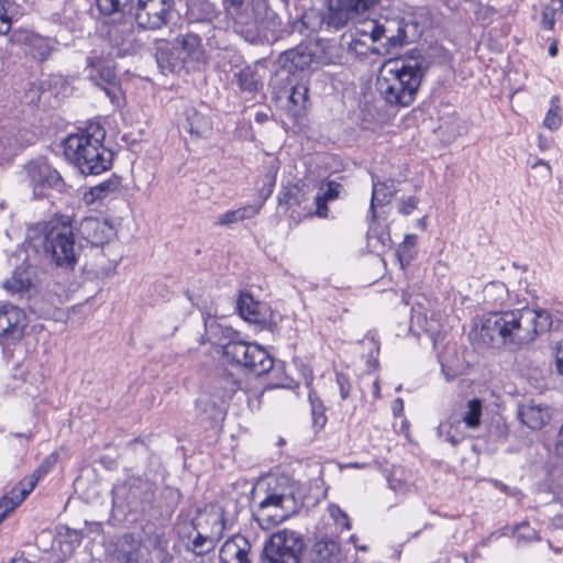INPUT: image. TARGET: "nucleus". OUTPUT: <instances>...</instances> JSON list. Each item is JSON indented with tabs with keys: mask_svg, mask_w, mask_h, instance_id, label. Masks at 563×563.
Segmentation results:
<instances>
[{
	"mask_svg": "<svg viewBox=\"0 0 563 563\" xmlns=\"http://www.w3.org/2000/svg\"><path fill=\"white\" fill-rule=\"evenodd\" d=\"M410 30H416V25L405 23L398 18L367 19L361 21L350 33L347 51L356 56L390 53L391 49L413 41Z\"/></svg>",
	"mask_w": 563,
	"mask_h": 563,
	"instance_id": "nucleus-1",
	"label": "nucleus"
},
{
	"mask_svg": "<svg viewBox=\"0 0 563 563\" xmlns=\"http://www.w3.org/2000/svg\"><path fill=\"white\" fill-rule=\"evenodd\" d=\"M236 34L252 44L275 41L283 30L269 0H222Z\"/></svg>",
	"mask_w": 563,
	"mask_h": 563,
	"instance_id": "nucleus-2",
	"label": "nucleus"
},
{
	"mask_svg": "<svg viewBox=\"0 0 563 563\" xmlns=\"http://www.w3.org/2000/svg\"><path fill=\"white\" fill-rule=\"evenodd\" d=\"M106 131L99 123H89L85 129L64 140L67 161L81 174L98 175L112 166L113 153L103 144Z\"/></svg>",
	"mask_w": 563,
	"mask_h": 563,
	"instance_id": "nucleus-3",
	"label": "nucleus"
},
{
	"mask_svg": "<svg viewBox=\"0 0 563 563\" xmlns=\"http://www.w3.org/2000/svg\"><path fill=\"white\" fill-rule=\"evenodd\" d=\"M420 59H388L379 68L376 88L390 104L409 106L422 81Z\"/></svg>",
	"mask_w": 563,
	"mask_h": 563,
	"instance_id": "nucleus-4",
	"label": "nucleus"
},
{
	"mask_svg": "<svg viewBox=\"0 0 563 563\" xmlns=\"http://www.w3.org/2000/svg\"><path fill=\"white\" fill-rule=\"evenodd\" d=\"M551 316L547 310L522 309L504 310L505 346L519 349L536 340L538 334L550 329Z\"/></svg>",
	"mask_w": 563,
	"mask_h": 563,
	"instance_id": "nucleus-5",
	"label": "nucleus"
},
{
	"mask_svg": "<svg viewBox=\"0 0 563 563\" xmlns=\"http://www.w3.org/2000/svg\"><path fill=\"white\" fill-rule=\"evenodd\" d=\"M43 247L59 267L74 268L81 252L76 242L70 219L62 216L44 223L42 228Z\"/></svg>",
	"mask_w": 563,
	"mask_h": 563,
	"instance_id": "nucleus-6",
	"label": "nucleus"
},
{
	"mask_svg": "<svg viewBox=\"0 0 563 563\" xmlns=\"http://www.w3.org/2000/svg\"><path fill=\"white\" fill-rule=\"evenodd\" d=\"M170 52L164 40L156 41L155 58L163 74L173 73L188 60L200 62L205 58L201 38L191 32L178 35Z\"/></svg>",
	"mask_w": 563,
	"mask_h": 563,
	"instance_id": "nucleus-7",
	"label": "nucleus"
},
{
	"mask_svg": "<svg viewBox=\"0 0 563 563\" xmlns=\"http://www.w3.org/2000/svg\"><path fill=\"white\" fill-rule=\"evenodd\" d=\"M224 357L256 375L268 373L274 365L271 355L258 344L231 340L223 345Z\"/></svg>",
	"mask_w": 563,
	"mask_h": 563,
	"instance_id": "nucleus-8",
	"label": "nucleus"
},
{
	"mask_svg": "<svg viewBox=\"0 0 563 563\" xmlns=\"http://www.w3.org/2000/svg\"><path fill=\"white\" fill-rule=\"evenodd\" d=\"M296 509L291 492L273 489L260 501L255 516L263 529H271L288 519Z\"/></svg>",
	"mask_w": 563,
	"mask_h": 563,
	"instance_id": "nucleus-9",
	"label": "nucleus"
},
{
	"mask_svg": "<svg viewBox=\"0 0 563 563\" xmlns=\"http://www.w3.org/2000/svg\"><path fill=\"white\" fill-rule=\"evenodd\" d=\"M302 537L288 529L274 533L263 550L264 563H299L303 551Z\"/></svg>",
	"mask_w": 563,
	"mask_h": 563,
	"instance_id": "nucleus-10",
	"label": "nucleus"
},
{
	"mask_svg": "<svg viewBox=\"0 0 563 563\" xmlns=\"http://www.w3.org/2000/svg\"><path fill=\"white\" fill-rule=\"evenodd\" d=\"M380 0H328L324 22L340 30L376 8Z\"/></svg>",
	"mask_w": 563,
	"mask_h": 563,
	"instance_id": "nucleus-11",
	"label": "nucleus"
},
{
	"mask_svg": "<svg viewBox=\"0 0 563 563\" xmlns=\"http://www.w3.org/2000/svg\"><path fill=\"white\" fill-rule=\"evenodd\" d=\"M27 325V316L23 309L11 302L0 303V344L19 343L24 338Z\"/></svg>",
	"mask_w": 563,
	"mask_h": 563,
	"instance_id": "nucleus-12",
	"label": "nucleus"
},
{
	"mask_svg": "<svg viewBox=\"0 0 563 563\" xmlns=\"http://www.w3.org/2000/svg\"><path fill=\"white\" fill-rule=\"evenodd\" d=\"M172 0H137L134 19L142 29L157 30L167 23Z\"/></svg>",
	"mask_w": 563,
	"mask_h": 563,
	"instance_id": "nucleus-13",
	"label": "nucleus"
},
{
	"mask_svg": "<svg viewBox=\"0 0 563 563\" xmlns=\"http://www.w3.org/2000/svg\"><path fill=\"white\" fill-rule=\"evenodd\" d=\"M506 333L504 310H498L484 313L471 334L474 335V340H478L484 346H495L505 345Z\"/></svg>",
	"mask_w": 563,
	"mask_h": 563,
	"instance_id": "nucleus-14",
	"label": "nucleus"
},
{
	"mask_svg": "<svg viewBox=\"0 0 563 563\" xmlns=\"http://www.w3.org/2000/svg\"><path fill=\"white\" fill-rule=\"evenodd\" d=\"M26 170L35 197H44L47 189H59L63 186L59 173L46 162H31Z\"/></svg>",
	"mask_w": 563,
	"mask_h": 563,
	"instance_id": "nucleus-15",
	"label": "nucleus"
},
{
	"mask_svg": "<svg viewBox=\"0 0 563 563\" xmlns=\"http://www.w3.org/2000/svg\"><path fill=\"white\" fill-rule=\"evenodd\" d=\"M103 36L114 51L115 56L121 57L135 52L134 26L129 20L107 25Z\"/></svg>",
	"mask_w": 563,
	"mask_h": 563,
	"instance_id": "nucleus-16",
	"label": "nucleus"
},
{
	"mask_svg": "<svg viewBox=\"0 0 563 563\" xmlns=\"http://www.w3.org/2000/svg\"><path fill=\"white\" fill-rule=\"evenodd\" d=\"M87 63L90 78L114 101L118 97V85L113 64L96 53L88 57Z\"/></svg>",
	"mask_w": 563,
	"mask_h": 563,
	"instance_id": "nucleus-17",
	"label": "nucleus"
},
{
	"mask_svg": "<svg viewBox=\"0 0 563 563\" xmlns=\"http://www.w3.org/2000/svg\"><path fill=\"white\" fill-rule=\"evenodd\" d=\"M77 230L80 236L93 246H103L117 236L112 223L98 217H85Z\"/></svg>",
	"mask_w": 563,
	"mask_h": 563,
	"instance_id": "nucleus-18",
	"label": "nucleus"
},
{
	"mask_svg": "<svg viewBox=\"0 0 563 563\" xmlns=\"http://www.w3.org/2000/svg\"><path fill=\"white\" fill-rule=\"evenodd\" d=\"M179 540L184 549L196 556L209 554L218 543L195 523L186 525L179 530Z\"/></svg>",
	"mask_w": 563,
	"mask_h": 563,
	"instance_id": "nucleus-19",
	"label": "nucleus"
},
{
	"mask_svg": "<svg viewBox=\"0 0 563 563\" xmlns=\"http://www.w3.org/2000/svg\"><path fill=\"white\" fill-rule=\"evenodd\" d=\"M250 551L249 540L241 534H235L222 544L219 552V563H251L249 559Z\"/></svg>",
	"mask_w": 563,
	"mask_h": 563,
	"instance_id": "nucleus-20",
	"label": "nucleus"
},
{
	"mask_svg": "<svg viewBox=\"0 0 563 563\" xmlns=\"http://www.w3.org/2000/svg\"><path fill=\"white\" fill-rule=\"evenodd\" d=\"M195 525L218 542L225 529L224 511L221 507H212L209 510H205L196 519Z\"/></svg>",
	"mask_w": 563,
	"mask_h": 563,
	"instance_id": "nucleus-21",
	"label": "nucleus"
},
{
	"mask_svg": "<svg viewBox=\"0 0 563 563\" xmlns=\"http://www.w3.org/2000/svg\"><path fill=\"white\" fill-rule=\"evenodd\" d=\"M341 548L336 540L321 538L314 542L310 552V563H341Z\"/></svg>",
	"mask_w": 563,
	"mask_h": 563,
	"instance_id": "nucleus-22",
	"label": "nucleus"
},
{
	"mask_svg": "<svg viewBox=\"0 0 563 563\" xmlns=\"http://www.w3.org/2000/svg\"><path fill=\"white\" fill-rule=\"evenodd\" d=\"M518 416L520 421L532 430L541 429L551 417L549 407L536 404L534 400L521 405Z\"/></svg>",
	"mask_w": 563,
	"mask_h": 563,
	"instance_id": "nucleus-23",
	"label": "nucleus"
},
{
	"mask_svg": "<svg viewBox=\"0 0 563 563\" xmlns=\"http://www.w3.org/2000/svg\"><path fill=\"white\" fill-rule=\"evenodd\" d=\"M233 79L238 84L240 91L246 93L250 98H253L263 87L262 77L256 66L247 65L239 69L234 73Z\"/></svg>",
	"mask_w": 563,
	"mask_h": 563,
	"instance_id": "nucleus-24",
	"label": "nucleus"
},
{
	"mask_svg": "<svg viewBox=\"0 0 563 563\" xmlns=\"http://www.w3.org/2000/svg\"><path fill=\"white\" fill-rule=\"evenodd\" d=\"M313 55L307 46H297L296 48L286 51L280 56V63L289 73L295 70H303L310 66Z\"/></svg>",
	"mask_w": 563,
	"mask_h": 563,
	"instance_id": "nucleus-25",
	"label": "nucleus"
},
{
	"mask_svg": "<svg viewBox=\"0 0 563 563\" xmlns=\"http://www.w3.org/2000/svg\"><path fill=\"white\" fill-rule=\"evenodd\" d=\"M20 41L24 45L25 52L38 60L47 59L53 51L49 40L35 33L26 32Z\"/></svg>",
	"mask_w": 563,
	"mask_h": 563,
	"instance_id": "nucleus-26",
	"label": "nucleus"
},
{
	"mask_svg": "<svg viewBox=\"0 0 563 563\" xmlns=\"http://www.w3.org/2000/svg\"><path fill=\"white\" fill-rule=\"evenodd\" d=\"M120 552L126 563H143L146 560V547L132 533L122 537Z\"/></svg>",
	"mask_w": 563,
	"mask_h": 563,
	"instance_id": "nucleus-27",
	"label": "nucleus"
},
{
	"mask_svg": "<svg viewBox=\"0 0 563 563\" xmlns=\"http://www.w3.org/2000/svg\"><path fill=\"white\" fill-rule=\"evenodd\" d=\"M446 108L450 110L448 112V118H440V124L438 126V130L441 132V134L448 140H454L456 136L462 135L466 132V125L465 122L462 121L455 113L452 106H446Z\"/></svg>",
	"mask_w": 563,
	"mask_h": 563,
	"instance_id": "nucleus-28",
	"label": "nucleus"
},
{
	"mask_svg": "<svg viewBox=\"0 0 563 563\" xmlns=\"http://www.w3.org/2000/svg\"><path fill=\"white\" fill-rule=\"evenodd\" d=\"M34 485L31 482L29 487L13 488L0 499V522L25 499Z\"/></svg>",
	"mask_w": 563,
	"mask_h": 563,
	"instance_id": "nucleus-29",
	"label": "nucleus"
},
{
	"mask_svg": "<svg viewBox=\"0 0 563 563\" xmlns=\"http://www.w3.org/2000/svg\"><path fill=\"white\" fill-rule=\"evenodd\" d=\"M187 131L196 137H207L212 131L211 120L195 109L187 111Z\"/></svg>",
	"mask_w": 563,
	"mask_h": 563,
	"instance_id": "nucleus-30",
	"label": "nucleus"
},
{
	"mask_svg": "<svg viewBox=\"0 0 563 563\" xmlns=\"http://www.w3.org/2000/svg\"><path fill=\"white\" fill-rule=\"evenodd\" d=\"M509 299L507 286L501 282H494L485 286L484 300L492 307H503Z\"/></svg>",
	"mask_w": 563,
	"mask_h": 563,
	"instance_id": "nucleus-31",
	"label": "nucleus"
},
{
	"mask_svg": "<svg viewBox=\"0 0 563 563\" xmlns=\"http://www.w3.org/2000/svg\"><path fill=\"white\" fill-rule=\"evenodd\" d=\"M261 206L247 205L236 210L227 211L220 214L217 220L218 225H230L232 223L251 219L260 212Z\"/></svg>",
	"mask_w": 563,
	"mask_h": 563,
	"instance_id": "nucleus-32",
	"label": "nucleus"
},
{
	"mask_svg": "<svg viewBox=\"0 0 563 563\" xmlns=\"http://www.w3.org/2000/svg\"><path fill=\"white\" fill-rule=\"evenodd\" d=\"M33 284L24 272L14 271L12 275L3 282V288L10 295H23L30 292Z\"/></svg>",
	"mask_w": 563,
	"mask_h": 563,
	"instance_id": "nucleus-33",
	"label": "nucleus"
},
{
	"mask_svg": "<svg viewBox=\"0 0 563 563\" xmlns=\"http://www.w3.org/2000/svg\"><path fill=\"white\" fill-rule=\"evenodd\" d=\"M238 310L243 319L250 322L260 321V302L249 292H241L238 300Z\"/></svg>",
	"mask_w": 563,
	"mask_h": 563,
	"instance_id": "nucleus-34",
	"label": "nucleus"
},
{
	"mask_svg": "<svg viewBox=\"0 0 563 563\" xmlns=\"http://www.w3.org/2000/svg\"><path fill=\"white\" fill-rule=\"evenodd\" d=\"M418 235L407 234L397 250V256L401 267L408 265L418 254Z\"/></svg>",
	"mask_w": 563,
	"mask_h": 563,
	"instance_id": "nucleus-35",
	"label": "nucleus"
},
{
	"mask_svg": "<svg viewBox=\"0 0 563 563\" xmlns=\"http://www.w3.org/2000/svg\"><path fill=\"white\" fill-rule=\"evenodd\" d=\"M120 188V179L118 177H111L106 181L100 183L97 186H93L90 191L89 196H91V199H88V195H86L87 202H93L95 200H101L109 196L110 194H113L118 191Z\"/></svg>",
	"mask_w": 563,
	"mask_h": 563,
	"instance_id": "nucleus-36",
	"label": "nucleus"
},
{
	"mask_svg": "<svg viewBox=\"0 0 563 563\" xmlns=\"http://www.w3.org/2000/svg\"><path fill=\"white\" fill-rule=\"evenodd\" d=\"M482 401L477 398L467 402L466 411L462 416V421L468 429H476L481 424Z\"/></svg>",
	"mask_w": 563,
	"mask_h": 563,
	"instance_id": "nucleus-37",
	"label": "nucleus"
},
{
	"mask_svg": "<svg viewBox=\"0 0 563 563\" xmlns=\"http://www.w3.org/2000/svg\"><path fill=\"white\" fill-rule=\"evenodd\" d=\"M562 124V110L560 106V98L553 96L550 100V108L543 120V125L550 131L558 130Z\"/></svg>",
	"mask_w": 563,
	"mask_h": 563,
	"instance_id": "nucleus-38",
	"label": "nucleus"
},
{
	"mask_svg": "<svg viewBox=\"0 0 563 563\" xmlns=\"http://www.w3.org/2000/svg\"><path fill=\"white\" fill-rule=\"evenodd\" d=\"M428 64L446 65L451 62L450 52L438 43L430 44L427 52H424V62Z\"/></svg>",
	"mask_w": 563,
	"mask_h": 563,
	"instance_id": "nucleus-39",
	"label": "nucleus"
},
{
	"mask_svg": "<svg viewBox=\"0 0 563 563\" xmlns=\"http://www.w3.org/2000/svg\"><path fill=\"white\" fill-rule=\"evenodd\" d=\"M305 200L306 194L298 186L284 188L278 198L279 205H285L288 208L301 206Z\"/></svg>",
	"mask_w": 563,
	"mask_h": 563,
	"instance_id": "nucleus-40",
	"label": "nucleus"
},
{
	"mask_svg": "<svg viewBox=\"0 0 563 563\" xmlns=\"http://www.w3.org/2000/svg\"><path fill=\"white\" fill-rule=\"evenodd\" d=\"M309 400H310V405H311V413H312V418H313V423H314V426L322 428L327 422V417L324 415V406L312 394L309 395Z\"/></svg>",
	"mask_w": 563,
	"mask_h": 563,
	"instance_id": "nucleus-41",
	"label": "nucleus"
},
{
	"mask_svg": "<svg viewBox=\"0 0 563 563\" xmlns=\"http://www.w3.org/2000/svg\"><path fill=\"white\" fill-rule=\"evenodd\" d=\"M328 510L331 518L335 522L338 530L344 531L351 528L347 515L339 506L330 505Z\"/></svg>",
	"mask_w": 563,
	"mask_h": 563,
	"instance_id": "nucleus-42",
	"label": "nucleus"
},
{
	"mask_svg": "<svg viewBox=\"0 0 563 563\" xmlns=\"http://www.w3.org/2000/svg\"><path fill=\"white\" fill-rule=\"evenodd\" d=\"M219 398L222 401L231 398L233 394L239 389V384L231 376H223L219 380Z\"/></svg>",
	"mask_w": 563,
	"mask_h": 563,
	"instance_id": "nucleus-43",
	"label": "nucleus"
},
{
	"mask_svg": "<svg viewBox=\"0 0 563 563\" xmlns=\"http://www.w3.org/2000/svg\"><path fill=\"white\" fill-rule=\"evenodd\" d=\"M11 9L9 0H0V34H7L11 29Z\"/></svg>",
	"mask_w": 563,
	"mask_h": 563,
	"instance_id": "nucleus-44",
	"label": "nucleus"
},
{
	"mask_svg": "<svg viewBox=\"0 0 563 563\" xmlns=\"http://www.w3.org/2000/svg\"><path fill=\"white\" fill-rule=\"evenodd\" d=\"M560 13V10L556 5L548 4L544 7L542 11V26L547 30H552L555 24L556 14Z\"/></svg>",
	"mask_w": 563,
	"mask_h": 563,
	"instance_id": "nucleus-45",
	"label": "nucleus"
},
{
	"mask_svg": "<svg viewBox=\"0 0 563 563\" xmlns=\"http://www.w3.org/2000/svg\"><path fill=\"white\" fill-rule=\"evenodd\" d=\"M307 99H308V88L306 85L298 84L292 87L291 92L289 95V100L294 104L305 107Z\"/></svg>",
	"mask_w": 563,
	"mask_h": 563,
	"instance_id": "nucleus-46",
	"label": "nucleus"
},
{
	"mask_svg": "<svg viewBox=\"0 0 563 563\" xmlns=\"http://www.w3.org/2000/svg\"><path fill=\"white\" fill-rule=\"evenodd\" d=\"M97 5L100 12L103 14H113L117 12H122V9L118 0H97Z\"/></svg>",
	"mask_w": 563,
	"mask_h": 563,
	"instance_id": "nucleus-47",
	"label": "nucleus"
},
{
	"mask_svg": "<svg viewBox=\"0 0 563 563\" xmlns=\"http://www.w3.org/2000/svg\"><path fill=\"white\" fill-rule=\"evenodd\" d=\"M516 536L518 539H523L526 541L538 540V534L534 529H532L528 523H521L516 528Z\"/></svg>",
	"mask_w": 563,
	"mask_h": 563,
	"instance_id": "nucleus-48",
	"label": "nucleus"
},
{
	"mask_svg": "<svg viewBox=\"0 0 563 563\" xmlns=\"http://www.w3.org/2000/svg\"><path fill=\"white\" fill-rule=\"evenodd\" d=\"M342 186L335 181H329L327 184V188L320 195L325 198V200L332 201L339 197L340 189Z\"/></svg>",
	"mask_w": 563,
	"mask_h": 563,
	"instance_id": "nucleus-49",
	"label": "nucleus"
},
{
	"mask_svg": "<svg viewBox=\"0 0 563 563\" xmlns=\"http://www.w3.org/2000/svg\"><path fill=\"white\" fill-rule=\"evenodd\" d=\"M148 547H152L158 552L161 550H166L167 548V540L164 538L163 534L154 533L152 536H148L147 538ZM147 548V545H145Z\"/></svg>",
	"mask_w": 563,
	"mask_h": 563,
	"instance_id": "nucleus-50",
	"label": "nucleus"
},
{
	"mask_svg": "<svg viewBox=\"0 0 563 563\" xmlns=\"http://www.w3.org/2000/svg\"><path fill=\"white\" fill-rule=\"evenodd\" d=\"M51 300V308H44L42 307L40 301H35L33 307L42 314H49L52 312V308H56L58 305L63 302L62 297L58 295H54L49 298Z\"/></svg>",
	"mask_w": 563,
	"mask_h": 563,
	"instance_id": "nucleus-51",
	"label": "nucleus"
},
{
	"mask_svg": "<svg viewBox=\"0 0 563 563\" xmlns=\"http://www.w3.org/2000/svg\"><path fill=\"white\" fill-rule=\"evenodd\" d=\"M329 202V200H325V198H323L321 195H317V197L314 198V203H316V211H314V214L318 216L319 218H327L328 217V207H327V203Z\"/></svg>",
	"mask_w": 563,
	"mask_h": 563,
	"instance_id": "nucleus-52",
	"label": "nucleus"
},
{
	"mask_svg": "<svg viewBox=\"0 0 563 563\" xmlns=\"http://www.w3.org/2000/svg\"><path fill=\"white\" fill-rule=\"evenodd\" d=\"M336 382L340 387L341 398L346 399L350 396V391H351V386H350L347 377L343 374H338Z\"/></svg>",
	"mask_w": 563,
	"mask_h": 563,
	"instance_id": "nucleus-53",
	"label": "nucleus"
},
{
	"mask_svg": "<svg viewBox=\"0 0 563 563\" xmlns=\"http://www.w3.org/2000/svg\"><path fill=\"white\" fill-rule=\"evenodd\" d=\"M419 199L409 197L407 200H402L399 206V211L402 214H410L412 210L418 208Z\"/></svg>",
	"mask_w": 563,
	"mask_h": 563,
	"instance_id": "nucleus-54",
	"label": "nucleus"
},
{
	"mask_svg": "<svg viewBox=\"0 0 563 563\" xmlns=\"http://www.w3.org/2000/svg\"><path fill=\"white\" fill-rule=\"evenodd\" d=\"M556 371L563 377V341H560L554 346Z\"/></svg>",
	"mask_w": 563,
	"mask_h": 563,
	"instance_id": "nucleus-55",
	"label": "nucleus"
},
{
	"mask_svg": "<svg viewBox=\"0 0 563 563\" xmlns=\"http://www.w3.org/2000/svg\"><path fill=\"white\" fill-rule=\"evenodd\" d=\"M158 563H178L177 559L167 550H161L156 555Z\"/></svg>",
	"mask_w": 563,
	"mask_h": 563,
	"instance_id": "nucleus-56",
	"label": "nucleus"
},
{
	"mask_svg": "<svg viewBox=\"0 0 563 563\" xmlns=\"http://www.w3.org/2000/svg\"><path fill=\"white\" fill-rule=\"evenodd\" d=\"M493 484L494 486L499 489L500 492H503L504 494H507V495H516L517 493H519L518 489L516 488H511L509 487L508 485L504 484L503 482L500 481H493Z\"/></svg>",
	"mask_w": 563,
	"mask_h": 563,
	"instance_id": "nucleus-57",
	"label": "nucleus"
},
{
	"mask_svg": "<svg viewBox=\"0 0 563 563\" xmlns=\"http://www.w3.org/2000/svg\"><path fill=\"white\" fill-rule=\"evenodd\" d=\"M277 169L278 168L276 166H272L271 170L265 176L267 185H268V194H271L273 191V187L276 181Z\"/></svg>",
	"mask_w": 563,
	"mask_h": 563,
	"instance_id": "nucleus-58",
	"label": "nucleus"
},
{
	"mask_svg": "<svg viewBox=\"0 0 563 563\" xmlns=\"http://www.w3.org/2000/svg\"><path fill=\"white\" fill-rule=\"evenodd\" d=\"M385 201H386V196H384L383 198H379L378 188L376 186H374L372 201H371V209H374L375 205H384Z\"/></svg>",
	"mask_w": 563,
	"mask_h": 563,
	"instance_id": "nucleus-59",
	"label": "nucleus"
},
{
	"mask_svg": "<svg viewBox=\"0 0 563 563\" xmlns=\"http://www.w3.org/2000/svg\"><path fill=\"white\" fill-rule=\"evenodd\" d=\"M555 452L563 460V426L560 428L556 443H555Z\"/></svg>",
	"mask_w": 563,
	"mask_h": 563,
	"instance_id": "nucleus-60",
	"label": "nucleus"
},
{
	"mask_svg": "<svg viewBox=\"0 0 563 563\" xmlns=\"http://www.w3.org/2000/svg\"><path fill=\"white\" fill-rule=\"evenodd\" d=\"M463 437L460 434H454L452 432V428L446 433V440L451 442L453 445L459 444L462 441Z\"/></svg>",
	"mask_w": 563,
	"mask_h": 563,
	"instance_id": "nucleus-61",
	"label": "nucleus"
},
{
	"mask_svg": "<svg viewBox=\"0 0 563 563\" xmlns=\"http://www.w3.org/2000/svg\"><path fill=\"white\" fill-rule=\"evenodd\" d=\"M538 166H543L547 168L548 173L551 174V167L548 162L542 158H536L533 163H531L532 168H537Z\"/></svg>",
	"mask_w": 563,
	"mask_h": 563,
	"instance_id": "nucleus-62",
	"label": "nucleus"
},
{
	"mask_svg": "<svg viewBox=\"0 0 563 563\" xmlns=\"http://www.w3.org/2000/svg\"><path fill=\"white\" fill-rule=\"evenodd\" d=\"M144 487H145V493H144V497H143V500L145 501H151L152 497H153V489H152V485L148 484V483H144Z\"/></svg>",
	"mask_w": 563,
	"mask_h": 563,
	"instance_id": "nucleus-63",
	"label": "nucleus"
},
{
	"mask_svg": "<svg viewBox=\"0 0 563 563\" xmlns=\"http://www.w3.org/2000/svg\"><path fill=\"white\" fill-rule=\"evenodd\" d=\"M9 563H31V562L23 556H16V558H13Z\"/></svg>",
	"mask_w": 563,
	"mask_h": 563,
	"instance_id": "nucleus-64",
	"label": "nucleus"
}]
</instances>
